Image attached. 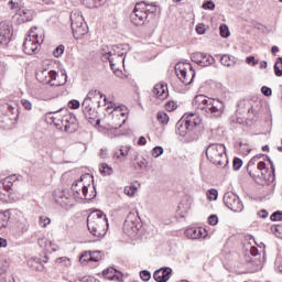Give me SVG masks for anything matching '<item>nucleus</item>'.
Instances as JSON below:
<instances>
[{
    "label": "nucleus",
    "instance_id": "nucleus-1",
    "mask_svg": "<svg viewBox=\"0 0 282 282\" xmlns=\"http://www.w3.org/2000/svg\"><path fill=\"white\" fill-rule=\"evenodd\" d=\"M202 118L195 113H185L176 122V134L184 138V142H195L199 138Z\"/></svg>",
    "mask_w": 282,
    "mask_h": 282
},
{
    "label": "nucleus",
    "instance_id": "nucleus-2",
    "mask_svg": "<svg viewBox=\"0 0 282 282\" xmlns=\"http://www.w3.org/2000/svg\"><path fill=\"white\" fill-rule=\"evenodd\" d=\"M192 105L195 109H199L203 113L214 118H219L224 113V101L208 98L205 95H197Z\"/></svg>",
    "mask_w": 282,
    "mask_h": 282
},
{
    "label": "nucleus",
    "instance_id": "nucleus-3",
    "mask_svg": "<svg viewBox=\"0 0 282 282\" xmlns=\"http://www.w3.org/2000/svg\"><path fill=\"white\" fill-rule=\"evenodd\" d=\"M87 227L90 235L98 237V239H102V237L107 235V228H109L107 215H105L102 210H94L87 217Z\"/></svg>",
    "mask_w": 282,
    "mask_h": 282
},
{
    "label": "nucleus",
    "instance_id": "nucleus-4",
    "mask_svg": "<svg viewBox=\"0 0 282 282\" xmlns=\"http://www.w3.org/2000/svg\"><path fill=\"white\" fill-rule=\"evenodd\" d=\"M206 158L218 166V169L226 167V164H228V159L226 158V145L221 143H212L206 149ZM224 162L226 164L224 165Z\"/></svg>",
    "mask_w": 282,
    "mask_h": 282
},
{
    "label": "nucleus",
    "instance_id": "nucleus-5",
    "mask_svg": "<svg viewBox=\"0 0 282 282\" xmlns=\"http://www.w3.org/2000/svg\"><path fill=\"white\" fill-rule=\"evenodd\" d=\"M70 28L73 36L76 40L83 39V36L89 32V26L87 25V22H85V18H83L80 11L70 12Z\"/></svg>",
    "mask_w": 282,
    "mask_h": 282
},
{
    "label": "nucleus",
    "instance_id": "nucleus-6",
    "mask_svg": "<svg viewBox=\"0 0 282 282\" xmlns=\"http://www.w3.org/2000/svg\"><path fill=\"white\" fill-rule=\"evenodd\" d=\"M53 123L56 129H59L61 131H63L64 128L65 133H76V131L80 129L78 118H76V115L74 113H67L57 121L56 118H53Z\"/></svg>",
    "mask_w": 282,
    "mask_h": 282
},
{
    "label": "nucleus",
    "instance_id": "nucleus-7",
    "mask_svg": "<svg viewBox=\"0 0 282 282\" xmlns=\"http://www.w3.org/2000/svg\"><path fill=\"white\" fill-rule=\"evenodd\" d=\"M175 74L183 85H191L195 78V70H193V66H191V64H176Z\"/></svg>",
    "mask_w": 282,
    "mask_h": 282
},
{
    "label": "nucleus",
    "instance_id": "nucleus-8",
    "mask_svg": "<svg viewBox=\"0 0 282 282\" xmlns=\"http://www.w3.org/2000/svg\"><path fill=\"white\" fill-rule=\"evenodd\" d=\"M83 180H85V175H82L79 180L75 181L72 185V191L77 199L86 198L88 200L94 199L96 197V194L89 195V188L85 183H83Z\"/></svg>",
    "mask_w": 282,
    "mask_h": 282
},
{
    "label": "nucleus",
    "instance_id": "nucleus-9",
    "mask_svg": "<svg viewBox=\"0 0 282 282\" xmlns=\"http://www.w3.org/2000/svg\"><path fill=\"white\" fill-rule=\"evenodd\" d=\"M147 12L144 11V1L137 2L133 11L130 13V21L133 25H144L147 22Z\"/></svg>",
    "mask_w": 282,
    "mask_h": 282
},
{
    "label": "nucleus",
    "instance_id": "nucleus-10",
    "mask_svg": "<svg viewBox=\"0 0 282 282\" xmlns=\"http://www.w3.org/2000/svg\"><path fill=\"white\" fill-rule=\"evenodd\" d=\"M224 204L234 213H241V210H243V203L241 202V198H239L237 194L232 192L225 193Z\"/></svg>",
    "mask_w": 282,
    "mask_h": 282
},
{
    "label": "nucleus",
    "instance_id": "nucleus-11",
    "mask_svg": "<svg viewBox=\"0 0 282 282\" xmlns=\"http://www.w3.org/2000/svg\"><path fill=\"white\" fill-rule=\"evenodd\" d=\"M138 226H140L138 213L130 212L123 223V230H126V232H137L139 229Z\"/></svg>",
    "mask_w": 282,
    "mask_h": 282
},
{
    "label": "nucleus",
    "instance_id": "nucleus-12",
    "mask_svg": "<svg viewBox=\"0 0 282 282\" xmlns=\"http://www.w3.org/2000/svg\"><path fill=\"white\" fill-rule=\"evenodd\" d=\"M173 272V269L170 267H163L153 273V279L156 282H167L169 279H171V274Z\"/></svg>",
    "mask_w": 282,
    "mask_h": 282
},
{
    "label": "nucleus",
    "instance_id": "nucleus-13",
    "mask_svg": "<svg viewBox=\"0 0 282 282\" xmlns=\"http://www.w3.org/2000/svg\"><path fill=\"white\" fill-rule=\"evenodd\" d=\"M22 47L24 54L32 56V54H36V51L39 50V41H36V39L32 40V37L25 39Z\"/></svg>",
    "mask_w": 282,
    "mask_h": 282
},
{
    "label": "nucleus",
    "instance_id": "nucleus-14",
    "mask_svg": "<svg viewBox=\"0 0 282 282\" xmlns=\"http://www.w3.org/2000/svg\"><path fill=\"white\" fill-rule=\"evenodd\" d=\"M10 39H12L10 26L6 22H0V45H8Z\"/></svg>",
    "mask_w": 282,
    "mask_h": 282
},
{
    "label": "nucleus",
    "instance_id": "nucleus-15",
    "mask_svg": "<svg viewBox=\"0 0 282 282\" xmlns=\"http://www.w3.org/2000/svg\"><path fill=\"white\" fill-rule=\"evenodd\" d=\"M56 78V70H41L40 73H36V79L40 80V83H44L45 85H52V80Z\"/></svg>",
    "mask_w": 282,
    "mask_h": 282
},
{
    "label": "nucleus",
    "instance_id": "nucleus-16",
    "mask_svg": "<svg viewBox=\"0 0 282 282\" xmlns=\"http://www.w3.org/2000/svg\"><path fill=\"white\" fill-rule=\"evenodd\" d=\"M152 91L160 100H165V98H169V86H166V83L164 82L156 84Z\"/></svg>",
    "mask_w": 282,
    "mask_h": 282
},
{
    "label": "nucleus",
    "instance_id": "nucleus-17",
    "mask_svg": "<svg viewBox=\"0 0 282 282\" xmlns=\"http://www.w3.org/2000/svg\"><path fill=\"white\" fill-rule=\"evenodd\" d=\"M263 158V154H257L256 156H253L248 165H247V171L250 175V177H252L253 180H259V172L257 170H253L252 167L257 166V162H259V160H261Z\"/></svg>",
    "mask_w": 282,
    "mask_h": 282
},
{
    "label": "nucleus",
    "instance_id": "nucleus-18",
    "mask_svg": "<svg viewBox=\"0 0 282 282\" xmlns=\"http://www.w3.org/2000/svg\"><path fill=\"white\" fill-rule=\"evenodd\" d=\"M18 14V22L19 23H28L34 19V10L32 9H18L17 10Z\"/></svg>",
    "mask_w": 282,
    "mask_h": 282
},
{
    "label": "nucleus",
    "instance_id": "nucleus-19",
    "mask_svg": "<svg viewBox=\"0 0 282 282\" xmlns=\"http://www.w3.org/2000/svg\"><path fill=\"white\" fill-rule=\"evenodd\" d=\"M82 109L86 120H96L98 112H96V110L91 107V104L84 100L82 104Z\"/></svg>",
    "mask_w": 282,
    "mask_h": 282
},
{
    "label": "nucleus",
    "instance_id": "nucleus-20",
    "mask_svg": "<svg viewBox=\"0 0 282 282\" xmlns=\"http://www.w3.org/2000/svg\"><path fill=\"white\" fill-rule=\"evenodd\" d=\"M54 200L56 202V204H59V206H69V195H67L66 191H55Z\"/></svg>",
    "mask_w": 282,
    "mask_h": 282
},
{
    "label": "nucleus",
    "instance_id": "nucleus-21",
    "mask_svg": "<svg viewBox=\"0 0 282 282\" xmlns=\"http://www.w3.org/2000/svg\"><path fill=\"white\" fill-rule=\"evenodd\" d=\"M102 274L105 279H108V281H122V272L113 268L105 269L102 271Z\"/></svg>",
    "mask_w": 282,
    "mask_h": 282
},
{
    "label": "nucleus",
    "instance_id": "nucleus-22",
    "mask_svg": "<svg viewBox=\"0 0 282 282\" xmlns=\"http://www.w3.org/2000/svg\"><path fill=\"white\" fill-rule=\"evenodd\" d=\"M204 232H206V229L191 227L186 229L185 235L188 239H202V237H206Z\"/></svg>",
    "mask_w": 282,
    "mask_h": 282
},
{
    "label": "nucleus",
    "instance_id": "nucleus-23",
    "mask_svg": "<svg viewBox=\"0 0 282 282\" xmlns=\"http://www.w3.org/2000/svg\"><path fill=\"white\" fill-rule=\"evenodd\" d=\"M29 268L31 270H34L35 272H43L45 270V265H43V262H41V258H32L28 261Z\"/></svg>",
    "mask_w": 282,
    "mask_h": 282
},
{
    "label": "nucleus",
    "instance_id": "nucleus-24",
    "mask_svg": "<svg viewBox=\"0 0 282 282\" xmlns=\"http://www.w3.org/2000/svg\"><path fill=\"white\" fill-rule=\"evenodd\" d=\"M12 213H17L14 209H7L4 212H0V230L1 228H6L8 226V221H10V217H12Z\"/></svg>",
    "mask_w": 282,
    "mask_h": 282
},
{
    "label": "nucleus",
    "instance_id": "nucleus-25",
    "mask_svg": "<svg viewBox=\"0 0 282 282\" xmlns=\"http://www.w3.org/2000/svg\"><path fill=\"white\" fill-rule=\"evenodd\" d=\"M112 52L115 56L117 55L118 58H122V56H127V52H129V44L113 45Z\"/></svg>",
    "mask_w": 282,
    "mask_h": 282
},
{
    "label": "nucleus",
    "instance_id": "nucleus-26",
    "mask_svg": "<svg viewBox=\"0 0 282 282\" xmlns=\"http://www.w3.org/2000/svg\"><path fill=\"white\" fill-rule=\"evenodd\" d=\"M220 63L224 67H232V65H237V57L230 54H225L220 57Z\"/></svg>",
    "mask_w": 282,
    "mask_h": 282
},
{
    "label": "nucleus",
    "instance_id": "nucleus-27",
    "mask_svg": "<svg viewBox=\"0 0 282 282\" xmlns=\"http://www.w3.org/2000/svg\"><path fill=\"white\" fill-rule=\"evenodd\" d=\"M143 12H145L148 19H149V14H152V17H155V14L158 13V3L152 2L149 4L147 3V1H144Z\"/></svg>",
    "mask_w": 282,
    "mask_h": 282
},
{
    "label": "nucleus",
    "instance_id": "nucleus-28",
    "mask_svg": "<svg viewBox=\"0 0 282 282\" xmlns=\"http://www.w3.org/2000/svg\"><path fill=\"white\" fill-rule=\"evenodd\" d=\"M124 111H127V106H115V109L111 110L109 113L112 115V118H118L119 116L124 118V116L127 115Z\"/></svg>",
    "mask_w": 282,
    "mask_h": 282
},
{
    "label": "nucleus",
    "instance_id": "nucleus-29",
    "mask_svg": "<svg viewBox=\"0 0 282 282\" xmlns=\"http://www.w3.org/2000/svg\"><path fill=\"white\" fill-rule=\"evenodd\" d=\"M129 155V148L121 147L119 150L115 151L113 159L122 161V158H127Z\"/></svg>",
    "mask_w": 282,
    "mask_h": 282
},
{
    "label": "nucleus",
    "instance_id": "nucleus-30",
    "mask_svg": "<svg viewBox=\"0 0 282 282\" xmlns=\"http://www.w3.org/2000/svg\"><path fill=\"white\" fill-rule=\"evenodd\" d=\"M200 67H210V65H215V57H213L210 54H203V58L200 59Z\"/></svg>",
    "mask_w": 282,
    "mask_h": 282
},
{
    "label": "nucleus",
    "instance_id": "nucleus-31",
    "mask_svg": "<svg viewBox=\"0 0 282 282\" xmlns=\"http://www.w3.org/2000/svg\"><path fill=\"white\" fill-rule=\"evenodd\" d=\"M0 182L2 183V186H4L6 193H11L12 186H14V178L12 176H9Z\"/></svg>",
    "mask_w": 282,
    "mask_h": 282
},
{
    "label": "nucleus",
    "instance_id": "nucleus-32",
    "mask_svg": "<svg viewBox=\"0 0 282 282\" xmlns=\"http://www.w3.org/2000/svg\"><path fill=\"white\" fill-rule=\"evenodd\" d=\"M96 96H99V98H104L105 95L102 93H100V90H98V89L90 90L84 100H87V102L91 105V102H93V100H95Z\"/></svg>",
    "mask_w": 282,
    "mask_h": 282
},
{
    "label": "nucleus",
    "instance_id": "nucleus-33",
    "mask_svg": "<svg viewBox=\"0 0 282 282\" xmlns=\"http://www.w3.org/2000/svg\"><path fill=\"white\" fill-rule=\"evenodd\" d=\"M257 171H260L259 177L265 180V175H268V165L263 161H259L256 167Z\"/></svg>",
    "mask_w": 282,
    "mask_h": 282
},
{
    "label": "nucleus",
    "instance_id": "nucleus-34",
    "mask_svg": "<svg viewBox=\"0 0 282 282\" xmlns=\"http://www.w3.org/2000/svg\"><path fill=\"white\" fill-rule=\"evenodd\" d=\"M86 8H99L102 6L107 0H82Z\"/></svg>",
    "mask_w": 282,
    "mask_h": 282
},
{
    "label": "nucleus",
    "instance_id": "nucleus-35",
    "mask_svg": "<svg viewBox=\"0 0 282 282\" xmlns=\"http://www.w3.org/2000/svg\"><path fill=\"white\" fill-rule=\"evenodd\" d=\"M202 58H204L203 52L193 53L191 55V59L193 61V63H196V65H199V66L206 64V62H202Z\"/></svg>",
    "mask_w": 282,
    "mask_h": 282
},
{
    "label": "nucleus",
    "instance_id": "nucleus-36",
    "mask_svg": "<svg viewBox=\"0 0 282 282\" xmlns=\"http://www.w3.org/2000/svg\"><path fill=\"white\" fill-rule=\"evenodd\" d=\"M111 56H112L111 51H105V50L101 51V61H109L110 67L111 69H113L115 64H113V58H111Z\"/></svg>",
    "mask_w": 282,
    "mask_h": 282
},
{
    "label": "nucleus",
    "instance_id": "nucleus-37",
    "mask_svg": "<svg viewBox=\"0 0 282 282\" xmlns=\"http://www.w3.org/2000/svg\"><path fill=\"white\" fill-rule=\"evenodd\" d=\"M101 175H113V167L109 166L107 163H102L99 167Z\"/></svg>",
    "mask_w": 282,
    "mask_h": 282
},
{
    "label": "nucleus",
    "instance_id": "nucleus-38",
    "mask_svg": "<svg viewBox=\"0 0 282 282\" xmlns=\"http://www.w3.org/2000/svg\"><path fill=\"white\" fill-rule=\"evenodd\" d=\"M274 74L278 77L282 76V57H278L274 64Z\"/></svg>",
    "mask_w": 282,
    "mask_h": 282
},
{
    "label": "nucleus",
    "instance_id": "nucleus-39",
    "mask_svg": "<svg viewBox=\"0 0 282 282\" xmlns=\"http://www.w3.org/2000/svg\"><path fill=\"white\" fill-rule=\"evenodd\" d=\"M156 120L161 123V124H169V115H166V112L164 111H160L156 115Z\"/></svg>",
    "mask_w": 282,
    "mask_h": 282
},
{
    "label": "nucleus",
    "instance_id": "nucleus-40",
    "mask_svg": "<svg viewBox=\"0 0 282 282\" xmlns=\"http://www.w3.org/2000/svg\"><path fill=\"white\" fill-rule=\"evenodd\" d=\"M137 192L138 187L135 185L126 186L123 189L124 195H128V197H133Z\"/></svg>",
    "mask_w": 282,
    "mask_h": 282
},
{
    "label": "nucleus",
    "instance_id": "nucleus-41",
    "mask_svg": "<svg viewBox=\"0 0 282 282\" xmlns=\"http://www.w3.org/2000/svg\"><path fill=\"white\" fill-rule=\"evenodd\" d=\"M19 230L23 234L28 232V229L30 228V224H28L26 219H22L18 223Z\"/></svg>",
    "mask_w": 282,
    "mask_h": 282
},
{
    "label": "nucleus",
    "instance_id": "nucleus-42",
    "mask_svg": "<svg viewBox=\"0 0 282 282\" xmlns=\"http://www.w3.org/2000/svg\"><path fill=\"white\" fill-rule=\"evenodd\" d=\"M65 54V45L59 44L54 51H53V56L55 58H61Z\"/></svg>",
    "mask_w": 282,
    "mask_h": 282
},
{
    "label": "nucleus",
    "instance_id": "nucleus-43",
    "mask_svg": "<svg viewBox=\"0 0 282 282\" xmlns=\"http://www.w3.org/2000/svg\"><path fill=\"white\" fill-rule=\"evenodd\" d=\"M270 230L278 239H282V225L271 226Z\"/></svg>",
    "mask_w": 282,
    "mask_h": 282
},
{
    "label": "nucleus",
    "instance_id": "nucleus-44",
    "mask_svg": "<svg viewBox=\"0 0 282 282\" xmlns=\"http://www.w3.org/2000/svg\"><path fill=\"white\" fill-rule=\"evenodd\" d=\"M89 257H91V251H85L80 256L79 262L83 263L84 265H86L87 263H89V261H91V259H89Z\"/></svg>",
    "mask_w": 282,
    "mask_h": 282
},
{
    "label": "nucleus",
    "instance_id": "nucleus-45",
    "mask_svg": "<svg viewBox=\"0 0 282 282\" xmlns=\"http://www.w3.org/2000/svg\"><path fill=\"white\" fill-rule=\"evenodd\" d=\"M219 30L220 36H223V39H228V36H230V29H228V25L221 24Z\"/></svg>",
    "mask_w": 282,
    "mask_h": 282
},
{
    "label": "nucleus",
    "instance_id": "nucleus-46",
    "mask_svg": "<svg viewBox=\"0 0 282 282\" xmlns=\"http://www.w3.org/2000/svg\"><path fill=\"white\" fill-rule=\"evenodd\" d=\"M89 259L94 263H98V261H100V259H102V256L100 254V251H90Z\"/></svg>",
    "mask_w": 282,
    "mask_h": 282
},
{
    "label": "nucleus",
    "instance_id": "nucleus-47",
    "mask_svg": "<svg viewBox=\"0 0 282 282\" xmlns=\"http://www.w3.org/2000/svg\"><path fill=\"white\" fill-rule=\"evenodd\" d=\"M164 153V148L156 145L152 149V158H160Z\"/></svg>",
    "mask_w": 282,
    "mask_h": 282
},
{
    "label": "nucleus",
    "instance_id": "nucleus-48",
    "mask_svg": "<svg viewBox=\"0 0 282 282\" xmlns=\"http://www.w3.org/2000/svg\"><path fill=\"white\" fill-rule=\"evenodd\" d=\"M203 10H215V2L213 0H206L202 4Z\"/></svg>",
    "mask_w": 282,
    "mask_h": 282
},
{
    "label": "nucleus",
    "instance_id": "nucleus-49",
    "mask_svg": "<svg viewBox=\"0 0 282 282\" xmlns=\"http://www.w3.org/2000/svg\"><path fill=\"white\" fill-rule=\"evenodd\" d=\"M50 224H52V219L44 217V216L40 217V226L42 228H47V226H50Z\"/></svg>",
    "mask_w": 282,
    "mask_h": 282
},
{
    "label": "nucleus",
    "instance_id": "nucleus-50",
    "mask_svg": "<svg viewBox=\"0 0 282 282\" xmlns=\"http://www.w3.org/2000/svg\"><path fill=\"white\" fill-rule=\"evenodd\" d=\"M271 221H282V212L278 210L274 212L271 216H270Z\"/></svg>",
    "mask_w": 282,
    "mask_h": 282
},
{
    "label": "nucleus",
    "instance_id": "nucleus-51",
    "mask_svg": "<svg viewBox=\"0 0 282 282\" xmlns=\"http://www.w3.org/2000/svg\"><path fill=\"white\" fill-rule=\"evenodd\" d=\"M246 64L251 65L252 67H257V65H259V61L254 58V56H248L246 58Z\"/></svg>",
    "mask_w": 282,
    "mask_h": 282
},
{
    "label": "nucleus",
    "instance_id": "nucleus-52",
    "mask_svg": "<svg viewBox=\"0 0 282 282\" xmlns=\"http://www.w3.org/2000/svg\"><path fill=\"white\" fill-rule=\"evenodd\" d=\"M140 278L142 279V281L149 282L151 281V272L143 270L140 272Z\"/></svg>",
    "mask_w": 282,
    "mask_h": 282
},
{
    "label": "nucleus",
    "instance_id": "nucleus-53",
    "mask_svg": "<svg viewBox=\"0 0 282 282\" xmlns=\"http://www.w3.org/2000/svg\"><path fill=\"white\" fill-rule=\"evenodd\" d=\"M241 166H243V160H241L239 158H235L234 159V171H239V169H241Z\"/></svg>",
    "mask_w": 282,
    "mask_h": 282
},
{
    "label": "nucleus",
    "instance_id": "nucleus-54",
    "mask_svg": "<svg viewBox=\"0 0 282 282\" xmlns=\"http://www.w3.org/2000/svg\"><path fill=\"white\" fill-rule=\"evenodd\" d=\"M8 272V261L0 260V275L6 274Z\"/></svg>",
    "mask_w": 282,
    "mask_h": 282
},
{
    "label": "nucleus",
    "instance_id": "nucleus-55",
    "mask_svg": "<svg viewBox=\"0 0 282 282\" xmlns=\"http://www.w3.org/2000/svg\"><path fill=\"white\" fill-rule=\"evenodd\" d=\"M208 224L209 226H217V224H219V218L217 217V215H210L208 217Z\"/></svg>",
    "mask_w": 282,
    "mask_h": 282
},
{
    "label": "nucleus",
    "instance_id": "nucleus-56",
    "mask_svg": "<svg viewBox=\"0 0 282 282\" xmlns=\"http://www.w3.org/2000/svg\"><path fill=\"white\" fill-rule=\"evenodd\" d=\"M69 109H80V101L73 99L68 102Z\"/></svg>",
    "mask_w": 282,
    "mask_h": 282
},
{
    "label": "nucleus",
    "instance_id": "nucleus-57",
    "mask_svg": "<svg viewBox=\"0 0 282 282\" xmlns=\"http://www.w3.org/2000/svg\"><path fill=\"white\" fill-rule=\"evenodd\" d=\"M261 94H263V96L270 97V96H272V88H270L268 86H262Z\"/></svg>",
    "mask_w": 282,
    "mask_h": 282
},
{
    "label": "nucleus",
    "instance_id": "nucleus-58",
    "mask_svg": "<svg viewBox=\"0 0 282 282\" xmlns=\"http://www.w3.org/2000/svg\"><path fill=\"white\" fill-rule=\"evenodd\" d=\"M21 104L24 107V109H26V111H32V102L30 100L22 99Z\"/></svg>",
    "mask_w": 282,
    "mask_h": 282
},
{
    "label": "nucleus",
    "instance_id": "nucleus-59",
    "mask_svg": "<svg viewBox=\"0 0 282 282\" xmlns=\"http://www.w3.org/2000/svg\"><path fill=\"white\" fill-rule=\"evenodd\" d=\"M176 108H177V104L175 101H167L166 102V109L169 111H175Z\"/></svg>",
    "mask_w": 282,
    "mask_h": 282
},
{
    "label": "nucleus",
    "instance_id": "nucleus-60",
    "mask_svg": "<svg viewBox=\"0 0 282 282\" xmlns=\"http://www.w3.org/2000/svg\"><path fill=\"white\" fill-rule=\"evenodd\" d=\"M209 196V199H217V197L219 196V192H217V189H215V188H212V189H209V194H208Z\"/></svg>",
    "mask_w": 282,
    "mask_h": 282
},
{
    "label": "nucleus",
    "instance_id": "nucleus-61",
    "mask_svg": "<svg viewBox=\"0 0 282 282\" xmlns=\"http://www.w3.org/2000/svg\"><path fill=\"white\" fill-rule=\"evenodd\" d=\"M138 166L139 169L142 171L143 169H147V166H149V162L145 159H142L140 161H138Z\"/></svg>",
    "mask_w": 282,
    "mask_h": 282
},
{
    "label": "nucleus",
    "instance_id": "nucleus-62",
    "mask_svg": "<svg viewBox=\"0 0 282 282\" xmlns=\"http://www.w3.org/2000/svg\"><path fill=\"white\" fill-rule=\"evenodd\" d=\"M196 32L197 34H206V26L204 24L196 25Z\"/></svg>",
    "mask_w": 282,
    "mask_h": 282
},
{
    "label": "nucleus",
    "instance_id": "nucleus-63",
    "mask_svg": "<svg viewBox=\"0 0 282 282\" xmlns=\"http://www.w3.org/2000/svg\"><path fill=\"white\" fill-rule=\"evenodd\" d=\"M80 282H96V278L86 275L82 279H79Z\"/></svg>",
    "mask_w": 282,
    "mask_h": 282
},
{
    "label": "nucleus",
    "instance_id": "nucleus-64",
    "mask_svg": "<svg viewBox=\"0 0 282 282\" xmlns=\"http://www.w3.org/2000/svg\"><path fill=\"white\" fill-rule=\"evenodd\" d=\"M263 268V264H261V261L256 262V267L251 269V272H259Z\"/></svg>",
    "mask_w": 282,
    "mask_h": 282
}]
</instances>
